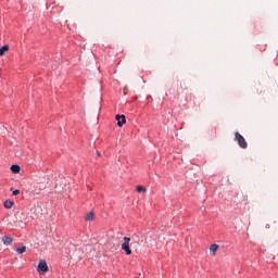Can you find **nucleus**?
Segmentation results:
<instances>
[{
  "label": "nucleus",
  "instance_id": "obj_12",
  "mask_svg": "<svg viewBox=\"0 0 278 278\" xmlns=\"http://www.w3.org/2000/svg\"><path fill=\"white\" fill-rule=\"evenodd\" d=\"M137 192H147V188H144V186H137Z\"/></svg>",
  "mask_w": 278,
  "mask_h": 278
},
{
  "label": "nucleus",
  "instance_id": "obj_4",
  "mask_svg": "<svg viewBox=\"0 0 278 278\" xmlns=\"http://www.w3.org/2000/svg\"><path fill=\"white\" fill-rule=\"evenodd\" d=\"M115 121H117V126L123 127L125 123H127V119L125 118V115H116Z\"/></svg>",
  "mask_w": 278,
  "mask_h": 278
},
{
  "label": "nucleus",
  "instance_id": "obj_6",
  "mask_svg": "<svg viewBox=\"0 0 278 278\" xmlns=\"http://www.w3.org/2000/svg\"><path fill=\"white\" fill-rule=\"evenodd\" d=\"M4 207H5L7 210H12V207H14V201H12V200H7V201L4 202Z\"/></svg>",
  "mask_w": 278,
  "mask_h": 278
},
{
  "label": "nucleus",
  "instance_id": "obj_15",
  "mask_svg": "<svg viewBox=\"0 0 278 278\" xmlns=\"http://www.w3.org/2000/svg\"><path fill=\"white\" fill-rule=\"evenodd\" d=\"M98 155L100 156V155H101V153H100V152H98Z\"/></svg>",
  "mask_w": 278,
  "mask_h": 278
},
{
  "label": "nucleus",
  "instance_id": "obj_8",
  "mask_svg": "<svg viewBox=\"0 0 278 278\" xmlns=\"http://www.w3.org/2000/svg\"><path fill=\"white\" fill-rule=\"evenodd\" d=\"M210 251L211 253H213V255H216V251H218V244L214 243L210 247Z\"/></svg>",
  "mask_w": 278,
  "mask_h": 278
},
{
  "label": "nucleus",
  "instance_id": "obj_10",
  "mask_svg": "<svg viewBox=\"0 0 278 278\" xmlns=\"http://www.w3.org/2000/svg\"><path fill=\"white\" fill-rule=\"evenodd\" d=\"M25 251H27V247H25V245L16 249V253H18L20 255H23V253H25Z\"/></svg>",
  "mask_w": 278,
  "mask_h": 278
},
{
  "label": "nucleus",
  "instance_id": "obj_9",
  "mask_svg": "<svg viewBox=\"0 0 278 278\" xmlns=\"http://www.w3.org/2000/svg\"><path fill=\"white\" fill-rule=\"evenodd\" d=\"M85 220H94V213L92 212L87 213Z\"/></svg>",
  "mask_w": 278,
  "mask_h": 278
},
{
  "label": "nucleus",
  "instance_id": "obj_2",
  "mask_svg": "<svg viewBox=\"0 0 278 278\" xmlns=\"http://www.w3.org/2000/svg\"><path fill=\"white\" fill-rule=\"evenodd\" d=\"M123 240H124V243L122 244V251H125L126 255H131V249L129 248L131 238L124 237Z\"/></svg>",
  "mask_w": 278,
  "mask_h": 278
},
{
  "label": "nucleus",
  "instance_id": "obj_1",
  "mask_svg": "<svg viewBox=\"0 0 278 278\" xmlns=\"http://www.w3.org/2000/svg\"><path fill=\"white\" fill-rule=\"evenodd\" d=\"M235 140L238 142L239 147L241 149H247L249 147V143H247V139L240 132L235 134Z\"/></svg>",
  "mask_w": 278,
  "mask_h": 278
},
{
  "label": "nucleus",
  "instance_id": "obj_14",
  "mask_svg": "<svg viewBox=\"0 0 278 278\" xmlns=\"http://www.w3.org/2000/svg\"><path fill=\"white\" fill-rule=\"evenodd\" d=\"M38 187H39V190H45V188H47V186L45 185H38Z\"/></svg>",
  "mask_w": 278,
  "mask_h": 278
},
{
  "label": "nucleus",
  "instance_id": "obj_7",
  "mask_svg": "<svg viewBox=\"0 0 278 278\" xmlns=\"http://www.w3.org/2000/svg\"><path fill=\"white\" fill-rule=\"evenodd\" d=\"M11 172L14 173L15 175L21 173V166L18 165H12L11 166Z\"/></svg>",
  "mask_w": 278,
  "mask_h": 278
},
{
  "label": "nucleus",
  "instance_id": "obj_13",
  "mask_svg": "<svg viewBox=\"0 0 278 278\" xmlns=\"http://www.w3.org/2000/svg\"><path fill=\"white\" fill-rule=\"evenodd\" d=\"M17 194H21V190H18V189L13 191V197H17Z\"/></svg>",
  "mask_w": 278,
  "mask_h": 278
},
{
  "label": "nucleus",
  "instance_id": "obj_5",
  "mask_svg": "<svg viewBox=\"0 0 278 278\" xmlns=\"http://www.w3.org/2000/svg\"><path fill=\"white\" fill-rule=\"evenodd\" d=\"M2 242H3V244H5V247H10V244H12V242H13V239H12V237L4 236V237H2Z\"/></svg>",
  "mask_w": 278,
  "mask_h": 278
},
{
  "label": "nucleus",
  "instance_id": "obj_11",
  "mask_svg": "<svg viewBox=\"0 0 278 278\" xmlns=\"http://www.w3.org/2000/svg\"><path fill=\"white\" fill-rule=\"evenodd\" d=\"M10 50V47L9 46H3L0 48V55H4L5 54V51H9Z\"/></svg>",
  "mask_w": 278,
  "mask_h": 278
},
{
  "label": "nucleus",
  "instance_id": "obj_3",
  "mask_svg": "<svg viewBox=\"0 0 278 278\" xmlns=\"http://www.w3.org/2000/svg\"><path fill=\"white\" fill-rule=\"evenodd\" d=\"M37 271L39 273V275H45V273H49V265H47V261H39Z\"/></svg>",
  "mask_w": 278,
  "mask_h": 278
}]
</instances>
